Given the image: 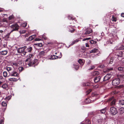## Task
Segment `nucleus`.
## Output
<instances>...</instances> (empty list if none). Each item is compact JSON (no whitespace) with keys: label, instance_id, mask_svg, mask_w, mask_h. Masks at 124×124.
Listing matches in <instances>:
<instances>
[{"label":"nucleus","instance_id":"nucleus-1","mask_svg":"<svg viewBox=\"0 0 124 124\" xmlns=\"http://www.w3.org/2000/svg\"><path fill=\"white\" fill-rule=\"evenodd\" d=\"M11 27L13 29L11 31V32H12L14 31H17L19 29V26L17 23H16L12 25Z\"/></svg>","mask_w":124,"mask_h":124},{"label":"nucleus","instance_id":"nucleus-2","mask_svg":"<svg viewBox=\"0 0 124 124\" xmlns=\"http://www.w3.org/2000/svg\"><path fill=\"white\" fill-rule=\"evenodd\" d=\"M120 82V79L119 78H116L112 80V85H116L119 84Z\"/></svg>","mask_w":124,"mask_h":124},{"label":"nucleus","instance_id":"nucleus-3","mask_svg":"<svg viewBox=\"0 0 124 124\" xmlns=\"http://www.w3.org/2000/svg\"><path fill=\"white\" fill-rule=\"evenodd\" d=\"M32 50V47H29L26 48L24 50V52L23 53V56L26 55L28 54V53H30L31 52Z\"/></svg>","mask_w":124,"mask_h":124},{"label":"nucleus","instance_id":"nucleus-4","mask_svg":"<svg viewBox=\"0 0 124 124\" xmlns=\"http://www.w3.org/2000/svg\"><path fill=\"white\" fill-rule=\"evenodd\" d=\"M110 112L112 115H115L118 113L117 109L114 107H111L110 109Z\"/></svg>","mask_w":124,"mask_h":124},{"label":"nucleus","instance_id":"nucleus-5","mask_svg":"<svg viewBox=\"0 0 124 124\" xmlns=\"http://www.w3.org/2000/svg\"><path fill=\"white\" fill-rule=\"evenodd\" d=\"M26 48L27 46H24L18 48L17 50L18 53V54L22 53V55L23 56V53L24 52V50Z\"/></svg>","mask_w":124,"mask_h":124},{"label":"nucleus","instance_id":"nucleus-6","mask_svg":"<svg viewBox=\"0 0 124 124\" xmlns=\"http://www.w3.org/2000/svg\"><path fill=\"white\" fill-rule=\"evenodd\" d=\"M0 87H1L6 90H8V85L6 83L3 84V82L1 81H0Z\"/></svg>","mask_w":124,"mask_h":124},{"label":"nucleus","instance_id":"nucleus-7","mask_svg":"<svg viewBox=\"0 0 124 124\" xmlns=\"http://www.w3.org/2000/svg\"><path fill=\"white\" fill-rule=\"evenodd\" d=\"M58 54H60L59 56H56L53 55H51V56L50 59H55L57 58H61L62 56V53L61 52L59 53V52H58Z\"/></svg>","mask_w":124,"mask_h":124},{"label":"nucleus","instance_id":"nucleus-8","mask_svg":"<svg viewBox=\"0 0 124 124\" xmlns=\"http://www.w3.org/2000/svg\"><path fill=\"white\" fill-rule=\"evenodd\" d=\"M112 75L111 74H107L104 78L103 81H106L110 79Z\"/></svg>","mask_w":124,"mask_h":124},{"label":"nucleus","instance_id":"nucleus-9","mask_svg":"<svg viewBox=\"0 0 124 124\" xmlns=\"http://www.w3.org/2000/svg\"><path fill=\"white\" fill-rule=\"evenodd\" d=\"M38 61L37 59H35L33 60H31L29 63H28V65L30 66H33L34 64L37 62Z\"/></svg>","mask_w":124,"mask_h":124},{"label":"nucleus","instance_id":"nucleus-10","mask_svg":"<svg viewBox=\"0 0 124 124\" xmlns=\"http://www.w3.org/2000/svg\"><path fill=\"white\" fill-rule=\"evenodd\" d=\"M109 100L110 106H114L115 105L116 101L115 99L110 98L109 99Z\"/></svg>","mask_w":124,"mask_h":124},{"label":"nucleus","instance_id":"nucleus-11","mask_svg":"<svg viewBox=\"0 0 124 124\" xmlns=\"http://www.w3.org/2000/svg\"><path fill=\"white\" fill-rule=\"evenodd\" d=\"M92 29H88L86 30L84 34V35L86 36H88L89 34L92 32Z\"/></svg>","mask_w":124,"mask_h":124},{"label":"nucleus","instance_id":"nucleus-12","mask_svg":"<svg viewBox=\"0 0 124 124\" xmlns=\"http://www.w3.org/2000/svg\"><path fill=\"white\" fill-rule=\"evenodd\" d=\"M73 26L71 25L68 26L69 31L71 33H73L75 31V29L73 28Z\"/></svg>","mask_w":124,"mask_h":124},{"label":"nucleus","instance_id":"nucleus-13","mask_svg":"<svg viewBox=\"0 0 124 124\" xmlns=\"http://www.w3.org/2000/svg\"><path fill=\"white\" fill-rule=\"evenodd\" d=\"M116 49L117 50H123L124 49V46L123 45L120 44V45L116 47Z\"/></svg>","mask_w":124,"mask_h":124},{"label":"nucleus","instance_id":"nucleus-14","mask_svg":"<svg viewBox=\"0 0 124 124\" xmlns=\"http://www.w3.org/2000/svg\"><path fill=\"white\" fill-rule=\"evenodd\" d=\"M123 54L122 51H117L115 53V54L119 57H122Z\"/></svg>","mask_w":124,"mask_h":124},{"label":"nucleus","instance_id":"nucleus-15","mask_svg":"<svg viewBox=\"0 0 124 124\" xmlns=\"http://www.w3.org/2000/svg\"><path fill=\"white\" fill-rule=\"evenodd\" d=\"M101 77L100 76L95 77L94 79V81L95 83H97L100 81Z\"/></svg>","mask_w":124,"mask_h":124},{"label":"nucleus","instance_id":"nucleus-16","mask_svg":"<svg viewBox=\"0 0 124 124\" xmlns=\"http://www.w3.org/2000/svg\"><path fill=\"white\" fill-rule=\"evenodd\" d=\"M10 75L11 76H17L18 74L17 72L15 71H13L10 73Z\"/></svg>","mask_w":124,"mask_h":124},{"label":"nucleus","instance_id":"nucleus-17","mask_svg":"<svg viewBox=\"0 0 124 124\" xmlns=\"http://www.w3.org/2000/svg\"><path fill=\"white\" fill-rule=\"evenodd\" d=\"M103 121V119H99L96 121L95 123L96 124H101Z\"/></svg>","mask_w":124,"mask_h":124},{"label":"nucleus","instance_id":"nucleus-18","mask_svg":"<svg viewBox=\"0 0 124 124\" xmlns=\"http://www.w3.org/2000/svg\"><path fill=\"white\" fill-rule=\"evenodd\" d=\"M36 37V35H34L31 36L29 37L28 39V40L29 41H31L34 38H35Z\"/></svg>","mask_w":124,"mask_h":124},{"label":"nucleus","instance_id":"nucleus-19","mask_svg":"<svg viewBox=\"0 0 124 124\" xmlns=\"http://www.w3.org/2000/svg\"><path fill=\"white\" fill-rule=\"evenodd\" d=\"M119 104L120 106H123L124 105V100H120L119 101Z\"/></svg>","mask_w":124,"mask_h":124},{"label":"nucleus","instance_id":"nucleus-20","mask_svg":"<svg viewBox=\"0 0 124 124\" xmlns=\"http://www.w3.org/2000/svg\"><path fill=\"white\" fill-rule=\"evenodd\" d=\"M91 102V101L89 98H86L84 101V103L85 104H89Z\"/></svg>","mask_w":124,"mask_h":124},{"label":"nucleus","instance_id":"nucleus-21","mask_svg":"<svg viewBox=\"0 0 124 124\" xmlns=\"http://www.w3.org/2000/svg\"><path fill=\"white\" fill-rule=\"evenodd\" d=\"M111 20L113 21L116 22L117 21V18L115 15H113Z\"/></svg>","mask_w":124,"mask_h":124},{"label":"nucleus","instance_id":"nucleus-22","mask_svg":"<svg viewBox=\"0 0 124 124\" xmlns=\"http://www.w3.org/2000/svg\"><path fill=\"white\" fill-rule=\"evenodd\" d=\"M79 41V40L78 39H77L73 41L70 44V45L71 46H72L73 45L78 42Z\"/></svg>","mask_w":124,"mask_h":124},{"label":"nucleus","instance_id":"nucleus-23","mask_svg":"<svg viewBox=\"0 0 124 124\" xmlns=\"http://www.w3.org/2000/svg\"><path fill=\"white\" fill-rule=\"evenodd\" d=\"M119 112L120 114H122L124 112V108H120Z\"/></svg>","mask_w":124,"mask_h":124},{"label":"nucleus","instance_id":"nucleus-24","mask_svg":"<svg viewBox=\"0 0 124 124\" xmlns=\"http://www.w3.org/2000/svg\"><path fill=\"white\" fill-rule=\"evenodd\" d=\"M98 52V50L97 49L94 48L93 49L91 50L90 52V53H96Z\"/></svg>","mask_w":124,"mask_h":124},{"label":"nucleus","instance_id":"nucleus-25","mask_svg":"<svg viewBox=\"0 0 124 124\" xmlns=\"http://www.w3.org/2000/svg\"><path fill=\"white\" fill-rule=\"evenodd\" d=\"M18 79L15 78H9L8 80L11 81H16Z\"/></svg>","mask_w":124,"mask_h":124},{"label":"nucleus","instance_id":"nucleus-26","mask_svg":"<svg viewBox=\"0 0 124 124\" xmlns=\"http://www.w3.org/2000/svg\"><path fill=\"white\" fill-rule=\"evenodd\" d=\"M8 53V51L7 50H4L0 52V54L3 55H6Z\"/></svg>","mask_w":124,"mask_h":124},{"label":"nucleus","instance_id":"nucleus-27","mask_svg":"<svg viewBox=\"0 0 124 124\" xmlns=\"http://www.w3.org/2000/svg\"><path fill=\"white\" fill-rule=\"evenodd\" d=\"M83 85L85 86H90L91 85V83L89 82H87L86 83H84Z\"/></svg>","mask_w":124,"mask_h":124},{"label":"nucleus","instance_id":"nucleus-28","mask_svg":"<svg viewBox=\"0 0 124 124\" xmlns=\"http://www.w3.org/2000/svg\"><path fill=\"white\" fill-rule=\"evenodd\" d=\"M78 62L81 65H83L84 64V63L82 60L81 59H79L78 61Z\"/></svg>","mask_w":124,"mask_h":124},{"label":"nucleus","instance_id":"nucleus-29","mask_svg":"<svg viewBox=\"0 0 124 124\" xmlns=\"http://www.w3.org/2000/svg\"><path fill=\"white\" fill-rule=\"evenodd\" d=\"M20 26L22 27H25L27 25V23H22L21 24H20Z\"/></svg>","mask_w":124,"mask_h":124},{"label":"nucleus","instance_id":"nucleus-30","mask_svg":"<svg viewBox=\"0 0 124 124\" xmlns=\"http://www.w3.org/2000/svg\"><path fill=\"white\" fill-rule=\"evenodd\" d=\"M45 53V52L44 51H41L39 53V55L40 56H42L44 55Z\"/></svg>","mask_w":124,"mask_h":124},{"label":"nucleus","instance_id":"nucleus-31","mask_svg":"<svg viewBox=\"0 0 124 124\" xmlns=\"http://www.w3.org/2000/svg\"><path fill=\"white\" fill-rule=\"evenodd\" d=\"M2 106L4 107H6L7 105V104L6 102L3 101L1 103Z\"/></svg>","mask_w":124,"mask_h":124},{"label":"nucleus","instance_id":"nucleus-32","mask_svg":"<svg viewBox=\"0 0 124 124\" xmlns=\"http://www.w3.org/2000/svg\"><path fill=\"white\" fill-rule=\"evenodd\" d=\"M85 123L86 124H91V121L88 119H86L85 121Z\"/></svg>","mask_w":124,"mask_h":124},{"label":"nucleus","instance_id":"nucleus-33","mask_svg":"<svg viewBox=\"0 0 124 124\" xmlns=\"http://www.w3.org/2000/svg\"><path fill=\"white\" fill-rule=\"evenodd\" d=\"M90 43L91 44H96L97 42L96 41H94L93 40H91L90 41Z\"/></svg>","mask_w":124,"mask_h":124},{"label":"nucleus","instance_id":"nucleus-34","mask_svg":"<svg viewBox=\"0 0 124 124\" xmlns=\"http://www.w3.org/2000/svg\"><path fill=\"white\" fill-rule=\"evenodd\" d=\"M14 15H12L10 16L9 17L8 19L9 20H12L14 18Z\"/></svg>","mask_w":124,"mask_h":124},{"label":"nucleus","instance_id":"nucleus-35","mask_svg":"<svg viewBox=\"0 0 124 124\" xmlns=\"http://www.w3.org/2000/svg\"><path fill=\"white\" fill-rule=\"evenodd\" d=\"M73 65L74 66L75 69L76 70H77L79 68V66L78 65H76L74 64Z\"/></svg>","mask_w":124,"mask_h":124},{"label":"nucleus","instance_id":"nucleus-36","mask_svg":"<svg viewBox=\"0 0 124 124\" xmlns=\"http://www.w3.org/2000/svg\"><path fill=\"white\" fill-rule=\"evenodd\" d=\"M34 45L38 46L39 47H41L42 46V45L41 43H35Z\"/></svg>","mask_w":124,"mask_h":124},{"label":"nucleus","instance_id":"nucleus-37","mask_svg":"<svg viewBox=\"0 0 124 124\" xmlns=\"http://www.w3.org/2000/svg\"><path fill=\"white\" fill-rule=\"evenodd\" d=\"M3 76L5 77H6L7 76V73L6 71H4L3 73Z\"/></svg>","mask_w":124,"mask_h":124},{"label":"nucleus","instance_id":"nucleus-38","mask_svg":"<svg viewBox=\"0 0 124 124\" xmlns=\"http://www.w3.org/2000/svg\"><path fill=\"white\" fill-rule=\"evenodd\" d=\"M91 62V61L90 60L88 59L86 61V63L88 65H89Z\"/></svg>","mask_w":124,"mask_h":124},{"label":"nucleus","instance_id":"nucleus-39","mask_svg":"<svg viewBox=\"0 0 124 124\" xmlns=\"http://www.w3.org/2000/svg\"><path fill=\"white\" fill-rule=\"evenodd\" d=\"M12 32H11V31L10 32L8 33L5 36L7 38H9V35Z\"/></svg>","mask_w":124,"mask_h":124},{"label":"nucleus","instance_id":"nucleus-40","mask_svg":"<svg viewBox=\"0 0 124 124\" xmlns=\"http://www.w3.org/2000/svg\"><path fill=\"white\" fill-rule=\"evenodd\" d=\"M23 67H20L19 68V71L20 72L22 71L23 70Z\"/></svg>","mask_w":124,"mask_h":124},{"label":"nucleus","instance_id":"nucleus-41","mask_svg":"<svg viewBox=\"0 0 124 124\" xmlns=\"http://www.w3.org/2000/svg\"><path fill=\"white\" fill-rule=\"evenodd\" d=\"M100 111L101 113H104L106 112V109H103L101 110Z\"/></svg>","mask_w":124,"mask_h":124},{"label":"nucleus","instance_id":"nucleus-42","mask_svg":"<svg viewBox=\"0 0 124 124\" xmlns=\"http://www.w3.org/2000/svg\"><path fill=\"white\" fill-rule=\"evenodd\" d=\"M99 74V72L98 71H95L93 72L94 75H97Z\"/></svg>","mask_w":124,"mask_h":124},{"label":"nucleus","instance_id":"nucleus-43","mask_svg":"<svg viewBox=\"0 0 124 124\" xmlns=\"http://www.w3.org/2000/svg\"><path fill=\"white\" fill-rule=\"evenodd\" d=\"M113 61V58H111L110 59L109 61V63L111 64L112 63Z\"/></svg>","mask_w":124,"mask_h":124},{"label":"nucleus","instance_id":"nucleus-44","mask_svg":"<svg viewBox=\"0 0 124 124\" xmlns=\"http://www.w3.org/2000/svg\"><path fill=\"white\" fill-rule=\"evenodd\" d=\"M123 69L124 68L123 67H120L118 68V70L119 71H121L123 70Z\"/></svg>","mask_w":124,"mask_h":124},{"label":"nucleus","instance_id":"nucleus-45","mask_svg":"<svg viewBox=\"0 0 124 124\" xmlns=\"http://www.w3.org/2000/svg\"><path fill=\"white\" fill-rule=\"evenodd\" d=\"M68 18L69 20H74V18L72 17L71 16H68Z\"/></svg>","mask_w":124,"mask_h":124},{"label":"nucleus","instance_id":"nucleus-46","mask_svg":"<svg viewBox=\"0 0 124 124\" xmlns=\"http://www.w3.org/2000/svg\"><path fill=\"white\" fill-rule=\"evenodd\" d=\"M7 70L9 71H11L12 70V69L10 67H7Z\"/></svg>","mask_w":124,"mask_h":124},{"label":"nucleus","instance_id":"nucleus-47","mask_svg":"<svg viewBox=\"0 0 124 124\" xmlns=\"http://www.w3.org/2000/svg\"><path fill=\"white\" fill-rule=\"evenodd\" d=\"M92 90L91 89H90L88 90L87 92V94H89L91 92Z\"/></svg>","mask_w":124,"mask_h":124},{"label":"nucleus","instance_id":"nucleus-48","mask_svg":"<svg viewBox=\"0 0 124 124\" xmlns=\"http://www.w3.org/2000/svg\"><path fill=\"white\" fill-rule=\"evenodd\" d=\"M41 40V39L39 38H36L34 39L35 41H40Z\"/></svg>","mask_w":124,"mask_h":124},{"label":"nucleus","instance_id":"nucleus-49","mask_svg":"<svg viewBox=\"0 0 124 124\" xmlns=\"http://www.w3.org/2000/svg\"><path fill=\"white\" fill-rule=\"evenodd\" d=\"M31 60V59H30V58H28L27 59L25 60V62H27L28 61H29V62Z\"/></svg>","mask_w":124,"mask_h":124},{"label":"nucleus","instance_id":"nucleus-50","mask_svg":"<svg viewBox=\"0 0 124 124\" xmlns=\"http://www.w3.org/2000/svg\"><path fill=\"white\" fill-rule=\"evenodd\" d=\"M107 124H115V123L114 121L113 122L112 121H111L109 123H108Z\"/></svg>","mask_w":124,"mask_h":124},{"label":"nucleus","instance_id":"nucleus-51","mask_svg":"<svg viewBox=\"0 0 124 124\" xmlns=\"http://www.w3.org/2000/svg\"><path fill=\"white\" fill-rule=\"evenodd\" d=\"M90 39H91V38H85V39H83V41H85L86 40H88Z\"/></svg>","mask_w":124,"mask_h":124},{"label":"nucleus","instance_id":"nucleus-52","mask_svg":"<svg viewBox=\"0 0 124 124\" xmlns=\"http://www.w3.org/2000/svg\"><path fill=\"white\" fill-rule=\"evenodd\" d=\"M117 92L116 91H114L112 92L111 94H117Z\"/></svg>","mask_w":124,"mask_h":124},{"label":"nucleus","instance_id":"nucleus-53","mask_svg":"<svg viewBox=\"0 0 124 124\" xmlns=\"http://www.w3.org/2000/svg\"><path fill=\"white\" fill-rule=\"evenodd\" d=\"M10 97L9 96H8L7 97H6L5 98V99L6 100H10Z\"/></svg>","mask_w":124,"mask_h":124},{"label":"nucleus","instance_id":"nucleus-54","mask_svg":"<svg viewBox=\"0 0 124 124\" xmlns=\"http://www.w3.org/2000/svg\"><path fill=\"white\" fill-rule=\"evenodd\" d=\"M94 66H91V68L89 70H93L94 68Z\"/></svg>","mask_w":124,"mask_h":124},{"label":"nucleus","instance_id":"nucleus-55","mask_svg":"<svg viewBox=\"0 0 124 124\" xmlns=\"http://www.w3.org/2000/svg\"><path fill=\"white\" fill-rule=\"evenodd\" d=\"M118 86L119 87V88H123L124 87V86L123 85H119Z\"/></svg>","mask_w":124,"mask_h":124},{"label":"nucleus","instance_id":"nucleus-56","mask_svg":"<svg viewBox=\"0 0 124 124\" xmlns=\"http://www.w3.org/2000/svg\"><path fill=\"white\" fill-rule=\"evenodd\" d=\"M28 54L29 55V58H30V59H31V57L32 56V54H30V53Z\"/></svg>","mask_w":124,"mask_h":124},{"label":"nucleus","instance_id":"nucleus-57","mask_svg":"<svg viewBox=\"0 0 124 124\" xmlns=\"http://www.w3.org/2000/svg\"><path fill=\"white\" fill-rule=\"evenodd\" d=\"M85 46L86 47H89V45L88 43H86L85 44Z\"/></svg>","mask_w":124,"mask_h":124},{"label":"nucleus","instance_id":"nucleus-58","mask_svg":"<svg viewBox=\"0 0 124 124\" xmlns=\"http://www.w3.org/2000/svg\"><path fill=\"white\" fill-rule=\"evenodd\" d=\"M13 65H15L16 66H17V64L16 63H13Z\"/></svg>","mask_w":124,"mask_h":124},{"label":"nucleus","instance_id":"nucleus-59","mask_svg":"<svg viewBox=\"0 0 124 124\" xmlns=\"http://www.w3.org/2000/svg\"><path fill=\"white\" fill-rule=\"evenodd\" d=\"M3 122V120L2 119L0 120V124H2Z\"/></svg>","mask_w":124,"mask_h":124},{"label":"nucleus","instance_id":"nucleus-60","mask_svg":"<svg viewBox=\"0 0 124 124\" xmlns=\"http://www.w3.org/2000/svg\"><path fill=\"white\" fill-rule=\"evenodd\" d=\"M121 16L122 17H124V13H122L121 14Z\"/></svg>","mask_w":124,"mask_h":124},{"label":"nucleus","instance_id":"nucleus-61","mask_svg":"<svg viewBox=\"0 0 124 124\" xmlns=\"http://www.w3.org/2000/svg\"><path fill=\"white\" fill-rule=\"evenodd\" d=\"M44 8V7L43 6H41L39 7V9H40V8H42V9H43Z\"/></svg>","mask_w":124,"mask_h":124},{"label":"nucleus","instance_id":"nucleus-62","mask_svg":"<svg viewBox=\"0 0 124 124\" xmlns=\"http://www.w3.org/2000/svg\"><path fill=\"white\" fill-rule=\"evenodd\" d=\"M113 68H111L108 69V70L109 71V70H113Z\"/></svg>","mask_w":124,"mask_h":124},{"label":"nucleus","instance_id":"nucleus-63","mask_svg":"<svg viewBox=\"0 0 124 124\" xmlns=\"http://www.w3.org/2000/svg\"><path fill=\"white\" fill-rule=\"evenodd\" d=\"M3 78V77L2 76H0V79H1Z\"/></svg>","mask_w":124,"mask_h":124},{"label":"nucleus","instance_id":"nucleus-64","mask_svg":"<svg viewBox=\"0 0 124 124\" xmlns=\"http://www.w3.org/2000/svg\"><path fill=\"white\" fill-rule=\"evenodd\" d=\"M4 22H7V20L6 19H4Z\"/></svg>","mask_w":124,"mask_h":124}]
</instances>
